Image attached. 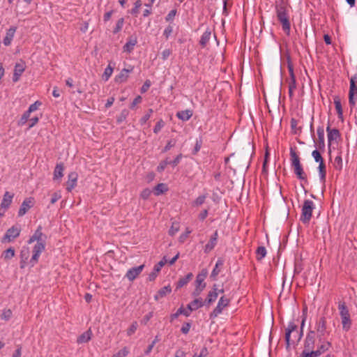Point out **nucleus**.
Returning a JSON list of instances; mask_svg holds the SVG:
<instances>
[{
	"label": "nucleus",
	"mask_w": 357,
	"mask_h": 357,
	"mask_svg": "<svg viewBox=\"0 0 357 357\" xmlns=\"http://www.w3.org/2000/svg\"><path fill=\"white\" fill-rule=\"evenodd\" d=\"M44 237L45 235L42 232V227L40 225L27 241L28 244H31L36 241V243L32 249L31 258L29 259L31 267H33L38 262L40 255L45 250V241Z\"/></svg>",
	"instance_id": "f257e3e1"
},
{
	"label": "nucleus",
	"mask_w": 357,
	"mask_h": 357,
	"mask_svg": "<svg viewBox=\"0 0 357 357\" xmlns=\"http://www.w3.org/2000/svg\"><path fill=\"white\" fill-rule=\"evenodd\" d=\"M275 9L278 20L282 25L284 32L289 36L291 31L289 10L284 0H276Z\"/></svg>",
	"instance_id": "f03ea898"
},
{
	"label": "nucleus",
	"mask_w": 357,
	"mask_h": 357,
	"mask_svg": "<svg viewBox=\"0 0 357 357\" xmlns=\"http://www.w3.org/2000/svg\"><path fill=\"white\" fill-rule=\"evenodd\" d=\"M290 157L291 166L294 167V172L297 178L301 181H307V176L301 164L299 156L293 148L290 149Z\"/></svg>",
	"instance_id": "7ed1b4c3"
},
{
	"label": "nucleus",
	"mask_w": 357,
	"mask_h": 357,
	"mask_svg": "<svg viewBox=\"0 0 357 357\" xmlns=\"http://www.w3.org/2000/svg\"><path fill=\"white\" fill-rule=\"evenodd\" d=\"M338 310L341 317L342 329L345 331L350 330L351 326V319L349 309L344 302H338Z\"/></svg>",
	"instance_id": "20e7f679"
},
{
	"label": "nucleus",
	"mask_w": 357,
	"mask_h": 357,
	"mask_svg": "<svg viewBox=\"0 0 357 357\" xmlns=\"http://www.w3.org/2000/svg\"><path fill=\"white\" fill-rule=\"evenodd\" d=\"M314 208V203L310 199H306L304 201L300 218V220L303 224H308L310 222L312 215V211Z\"/></svg>",
	"instance_id": "39448f33"
},
{
	"label": "nucleus",
	"mask_w": 357,
	"mask_h": 357,
	"mask_svg": "<svg viewBox=\"0 0 357 357\" xmlns=\"http://www.w3.org/2000/svg\"><path fill=\"white\" fill-rule=\"evenodd\" d=\"M293 336L297 341H299L302 336L303 332L300 333L297 330V326L293 322L291 321L288 324L287 328H286L285 333V341L287 344V347H289L290 345L291 336Z\"/></svg>",
	"instance_id": "423d86ee"
},
{
	"label": "nucleus",
	"mask_w": 357,
	"mask_h": 357,
	"mask_svg": "<svg viewBox=\"0 0 357 357\" xmlns=\"http://www.w3.org/2000/svg\"><path fill=\"white\" fill-rule=\"evenodd\" d=\"M314 328L317 333L319 342H321L325 336L329 334V332L327 331V323L325 317L322 316L316 321Z\"/></svg>",
	"instance_id": "0eeeda50"
},
{
	"label": "nucleus",
	"mask_w": 357,
	"mask_h": 357,
	"mask_svg": "<svg viewBox=\"0 0 357 357\" xmlns=\"http://www.w3.org/2000/svg\"><path fill=\"white\" fill-rule=\"evenodd\" d=\"M229 303L230 300L228 298H227L225 296H220L216 307L209 314L210 319H214L218 317L222 312L223 310L229 306Z\"/></svg>",
	"instance_id": "6e6552de"
},
{
	"label": "nucleus",
	"mask_w": 357,
	"mask_h": 357,
	"mask_svg": "<svg viewBox=\"0 0 357 357\" xmlns=\"http://www.w3.org/2000/svg\"><path fill=\"white\" fill-rule=\"evenodd\" d=\"M357 74L350 78V86L349 92V103L350 106L354 107L357 100Z\"/></svg>",
	"instance_id": "1a4fd4ad"
},
{
	"label": "nucleus",
	"mask_w": 357,
	"mask_h": 357,
	"mask_svg": "<svg viewBox=\"0 0 357 357\" xmlns=\"http://www.w3.org/2000/svg\"><path fill=\"white\" fill-rule=\"evenodd\" d=\"M315 343V331H310L305 337L304 341V349L301 354L299 357H303L305 353H309L314 351L313 349L314 347Z\"/></svg>",
	"instance_id": "9d476101"
},
{
	"label": "nucleus",
	"mask_w": 357,
	"mask_h": 357,
	"mask_svg": "<svg viewBox=\"0 0 357 357\" xmlns=\"http://www.w3.org/2000/svg\"><path fill=\"white\" fill-rule=\"evenodd\" d=\"M321 344L318 346L317 350H314L312 352H307L304 354V357H319L321 354L327 351L330 347H331V344L328 341H325L324 339L321 342H319Z\"/></svg>",
	"instance_id": "9b49d317"
},
{
	"label": "nucleus",
	"mask_w": 357,
	"mask_h": 357,
	"mask_svg": "<svg viewBox=\"0 0 357 357\" xmlns=\"http://www.w3.org/2000/svg\"><path fill=\"white\" fill-rule=\"evenodd\" d=\"M21 229L20 226H13L8 229L3 237L2 242H11L20 236Z\"/></svg>",
	"instance_id": "f8f14e48"
},
{
	"label": "nucleus",
	"mask_w": 357,
	"mask_h": 357,
	"mask_svg": "<svg viewBox=\"0 0 357 357\" xmlns=\"http://www.w3.org/2000/svg\"><path fill=\"white\" fill-rule=\"evenodd\" d=\"M30 257V250L29 247L24 246L20 254V267L21 269L25 268L27 265L30 266L29 258Z\"/></svg>",
	"instance_id": "ddd939ff"
},
{
	"label": "nucleus",
	"mask_w": 357,
	"mask_h": 357,
	"mask_svg": "<svg viewBox=\"0 0 357 357\" xmlns=\"http://www.w3.org/2000/svg\"><path fill=\"white\" fill-rule=\"evenodd\" d=\"M26 69V64L24 61H20L16 63L14 68V72L13 75V81L17 82L20 80L21 75Z\"/></svg>",
	"instance_id": "4468645a"
},
{
	"label": "nucleus",
	"mask_w": 357,
	"mask_h": 357,
	"mask_svg": "<svg viewBox=\"0 0 357 357\" xmlns=\"http://www.w3.org/2000/svg\"><path fill=\"white\" fill-rule=\"evenodd\" d=\"M218 284H214L207 294L206 299L204 300L205 305L210 306L218 298Z\"/></svg>",
	"instance_id": "2eb2a0df"
},
{
	"label": "nucleus",
	"mask_w": 357,
	"mask_h": 357,
	"mask_svg": "<svg viewBox=\"0 0 357 357\" xmlns=\"http://www.w3.org/2000/svg\"><path fill=\"white\" fill-rule=\"evenodd\" d=\"M144 268V265L142 264L139 266L130 268L126 274V278H127L130 281H133L142 273Z\"/></svg>",
	"instance_id": "dca6fc26"
},
{
	"label": "nucleus",
	"mask_w": 357,
	"mask_h": 357,
	"mask_svg": "<svg viewBox=\"0 0 357 357\" xmlns=\"http://www.w3.org/2000/svg\"><path fill=\"white\" fill-rule=\"evenodd\" d=\"M33 206L32 197L26 198L22 203L18 211L19 216H23Z\"/></svg>",
	"instance_id": "f3484780"
},
{
	"label": "nucleus",
	"mask_w": 357,
	"mask_h": 357,
	"mask_svg": "<svg viewBox=\"0 0 357 357\" xmlns=\"http://www.w3.org/2000/svg\"><path fill=\"white\" fill-rule=\"evenodd\" d=\"M134 70L133 66H130L129 68H123L120 73L115 77V82L117 83H123L127 81L129 74Z\"/></svg>",
	"instance_id": "a211bd4d"
},
{
	"label": "nucleus",
	"mask_w": 357,
	"mask_h": 357,
	"mask_svg": "<svg viewBox=\"0 0 357 357\" xmlns=\"http://www.w3.org/2000/svg\"><path fill=\"white\" fill-rule=\"evenodd\" d=\"M78 175L76 172H72L68 175V181L66 182V190L68 192H71L73 189L77 185Z\"/></svg>",
	"instance_id": "6ab92c4d"
},
{
	"label": "nucleus",
	"mask_w": 357,
	"mask_h": 357,
	"mask_svg": "<svg viewBox=\"0 0 357 357\" xmlns=\"http://www.w3.org/2000/svg\"><path fill=\"white\" fill-rule=\"evenodd\" d=\"M204 305H205L204 301L201 297H196L187 305V309L189 310V313L190 314L192 311L197 310Z\"/></svg>",
	"instance_id": "aec40b11"
},
{
	"label": "nucleus",
	"mask_w": 357,
	"mask_h": 357,
	"mask_svg": "<svg viewBox=\"0 0 357 357\" xmlns=\"http://www.w3.org/2000/svg\"><path fill=\"white\" fill-rule=\"evenodd\" d=\"M326 131L328 132V144L330 146L333 141H336L340 137V133L336 128L331 129L329 126H327Z\"/></svg>",
	"instance_id": "412c9836"
},
{
	"label": "nucleus",
	"mask_w": 357,
	"mask_h": 357,
	"mask_svg": "<svg viewBox=\"0 0 357 357\" xmlns=\"http://www.w3.org/2000/svg\"><path fill=\"white\" fill-rule=\"evenodd\" d=\"M14 197V194L10 193L8 191H6L3 197L0 207L2 209H4V211L7 210L9 206H10L13 198Z\"/></svg>",
	"instance_id": "4be33fe9"
},
{
	"label": "nucleus",
	"mask_w": 357,
	"mask_h": 357,
	"mask_svg": "<svg viewBox=\"0 0 357 357\" xmlns=\"http://www.w3.org/2000/svg\"><path fill=\"white\" fill-rule=\"evenodd\" d=\"M218 237V233L217 231L211 236L209 241L206 244L204 247V252H210L216 245Z\"/></svg>",
	"instance_id": "5701e85b"
},
{
	"label": "nucleus",
	"mask_w": 357,
	"mask_h": 357,
	"mask_svg": "<svg viewBox=\"0 0 357 357\" xmlns=\"http://www.w3.org/2000/svg\"><path fill=\"white\" fill-rule=\"evenodd\" d=\"M17 28L15 26H11L7 30L5 38H3V44L6 46H9L14 38Z\"/></svg>",
	"instance_id": "b1692460"
},
{
	"label": "nucleus",
	"mask_w": 357,
	"mask_h": 357,
	"mask_svg": "<svg viewBox=\"0 0 357 357\" xmlns=\"http://www.w3.org/2000/svg\"><path fill=\"white\" fill-rule=\"evenodd\" d=\"M63 165L62 163L57 164L54 170L53 180L60 181L63 176Z\"/></svg>",
	"instance_id": "393cba45"
},
{
	"label": "nucleus",
	"mask_w": 357,
	"mask_h": 357,
	"mask_svg": "<svg viewBox=\"0 0 357 357\" xmlns=\"http://www.w3.org/2000/svg\"><path fill=\"white\" fill-rule=\"evenodd\" d=\"M208 275V271L206 269H202V271L197 275L195 280V285L197 286H203L206 287V283L204 280Z\"/></svg>",
	"instance_id": "a878e982"
},
{
	"label": "nucleus",
	"mask_w": 357,
	"mask_h": 357,
	"mask_svg": "<svg viewBox=\"0 0 357 357\" xmlns=\"http://www.w3.org/2000/svg\"><path fill=\"white\" fill-rule=\"evenodd\" d=\"M137 40L136 37L131 36L128 38L123 49L124 52L130 53L136 45Z\"/></svg>",
	"instance_id": "bb28decb"
},
{
	"label": "nucleus",
	"mask_w": 357,
	"mask_h": 357,
	"mask_svg": "<svg viewBox=\"0 0 357 357\" xmlns=\"http://www.w3.org/2000/svg\"><path fill=\"white\" fill-rule=\"evenodd\" d=\"M211 29L210 28H207L206 30L201 36L199 44L202 47H205L206 45L208 43L211 37Z\"/></svg>",
	"instance_id": "cd10ccee"
},
{
	"label": "nucleus",
	"mask_w": 357,
	"mask_h": 357,
	"mask_svg": "<svg viewBox=\"0 0 357 357\" xmlns=\"http://www.w3.org/2000/svg\"><path fill=\"white\" fill-rule=\"evenodd\" d=\"M91 336H92V332L89 329V330L85 331L84 333H83L81 335H79L77 337V342L78 344L88 342L91 339Z\"/></svg>",
	"instance_id": "c85d7f7f"
},
{
	"label": "nucleus",
	"mask_w": 357,
	"mask_h": 357,
	"mask_svg": "<svg viewBox=\"0 0 357 357\" xmlns=\"http://www.w3.org/2000/svg\"><path fill=\"white\" fill-rule=\"evenodd\" d=\"M172 291V288L169 285L161 288L158 293L155 295V299L158 301L160 298L165 296L167 294Z\"/></svg>",
	"instance_id": "c756f323"
},
{
	"label": "nucleus",
	"mask_w": 357,
	"mask_h": 357,
	"mask_svg": "<svg viewBox=\"0 0 357 357\" xmlns=\"http://www.w3.org/2000/svg\"><path fill=\"white\" fill-rule=\"evenodd\" d=\"M193 275L192 273H188L184 278H180L176 284V289H179L187 284L192 278Z\"/></svg>",
	"instance_id": "7c9ffc66"
},
{
	"label": "nucleus",
	"mask_w": 357,
	"mask_h": 357,
	"mask_svg": "<svg viewBox=\"0 0 357 357\" xmlns=\"http://www.w3.org/2000/svg\"><path fill=\"white\" fill-rule=\"evenodd\" d=\"M334 104L335 107V109L337 113L338 118L340 119H343V111L342 107L341 101L339 97L335 96L334 98Z\"/></svg>",
	"instance_id": "2f4dec72"
},
{
	"label": "nucleus",
	"mask_w": 357,
	"mask_h": 357,
	"mask_svg": "<svg viewBox=\"0 0 357 357\" xmlns=\"http://www.w3.org/2000/svg\"><path fill=\"white\" fill-rule=\"evenodd\" d=\"M192 116V113L190 110H183L177 112L176 116L184 121H188L191 116Z\"/></svg>",
	"instance_id": "473e14b6"
},
{
	"label": "nucleus",
	"mask_w": 357,
	"mask_h": 357,
	"mask_svg": "<svg viewBox=\"0 0 357 357\" xmlns=\"http://www.w3.org/2000/svg\"><path fill=\"white\" fill-rule=\"evenodd\" d=\"M318 139H319V147H324L325 146V139H324V129L323 126H319L317 130Z\"/></svg>",
	"instance_id": "72a5a7b5"
},
{
	"label": "nucleus",
	"mask_w": 357,
	"mask_h": 357,
	"mask_svg": "<svg viewBox=\"0 0 357 357\" xmlns=\"http://www.w3.org/2000/svg\"><path fill=\"white\" fill-rule=\"evenodd\" d=\"M318 170H319L320 181L322 183H324L325 181H326V165L324 164V162H321L319 163Z\"/></svg>",
	"instance_id": "f704fd0d"
},
{
	"label": "nucleus",
	"mask_w": 357,
	"mask_h": 357,
	"mask_svg": "<svg viewBox=\"0 0 357 357\" xmlns=\"http://www.w3.org/2000/svg\"><path fill=\"white\" fill-rule=\"evenodd\" d=\"M290 79L289 81V89L295 90L296 89V81L294 73V70L291 67L289 68Z\"/></svg>",
	"instance_id": "c9c22d12"
},
{
	"label": "nucleus",
	"mask_w": 357,
	"mask_h": 357,
	"mask_svg": "<svg viewBox=\"0 0 357 357\" xmlns=\"http://www.w3.org/2000/svg\"><path fill=\"white\" fill-rule=\"evenodd\" d=\"M181 314H183L185 317H188V316H190V314L189 313V310L184 309L183 307H180L179 309H178V310L176 311V313L171 314V316H170L171 321H174L175 319H176Z\"/></svg>",
	"instance_id": "e433bc0d"
},
{
	"label": "nucleus",
	"mask_w": 357,
	"mask_h": 357,
	"mask_svg": "<svg viewBox=\"0 0 357 357\" xmlns=\"http://www.w3.org/2000/svg\"><path fill=\"white\" fill-rule=\"evenodd\" d=\"M168 190V188L165 183H159L154 188V194L158 196Z\"/></svg>",
	"instance_id": "4c0bfd02"
},
{
	"label": "nucleus",
	"mask_w": 357,
	"mask_h": 357,
	"mask_svg": "<svg viewBox=\"0 0 357 357\" xmlns=\"http://www.w3.org/2000/svg\"><path fill=\"white\" fill-rule=\"evenodd\" d=\"M223 265V262L222 260L220 259H218L215 264V268H213V270L212 271L211 273V278L215 280H216V277L218 276V275L220 273V269L218 268L219 266H222Z\"/></svg>",
	"instance_id": "58836bf2"
},
{
	"label": "nucleus",
	"mask_w": 357,
	"mask_h": 357,
	"mask_svg": "<svg viewBox=\"0 0 357 357\" xmlns=\"http://www.w3.org/2000/svg\"><path fill=\"white\" fill-rule=\"evenodd\" d=\"M15 254V251L13 248L10 247L3 251L2 254V257L4 259V260H9L12 259Z\"/></svg>",
	"instance_id": "ea45409f"
},
{
	"label": "nucleus",
	"mask_w": 357,
	"mask_h": 357,
	"mask_svg": "<svg viewBox=\"0 0 357 357\" xmlns=\"http://www.w3.org/2000/svg\"><path fill=\"white\" fill-rule=\"evenodd\" d=\"M266 255V249L264 246H259L256 250V257L257 260H261Z\"/></svg>",
	"instance_id": "a19ab883"
},
{
	"label": "nucleus",
	"mask_w": 357,
	"mask_h": 357,
	"mask_svg": "<svg viewBox=\"0 0 357 357\" xmlns=\"http://www.w3.org/2000/svg\"><path fill=\"white\" fill-rule=\"evenodd\" d=\"M129 354V349L126 347L114 354L112 357H126Z\"/></svg>",
	"instance_id": "79ce46f5"
},
{
	"label": "nucleus",
	"mask_w": 357,
	"mask_h": 357,
	"mask_svg": "<svg viewBox=\"0 0 357 357\" xmlns=\"http://www.w3.org/2000/svg\"><path fill=\"white\" fill-rule=\"evenodd\" d=\"M113 73V68L108 66L104 71V73L102 75V79H105V81H107L109 78L111 77L112 74Z\"/></svg>",
	"instance_id": "37998d69"
},
{
	"label": "nucleus",
	"mask_w": 357,
	"mask_h": 357,
	"mask_svg": "<svg viewBox=\"0 0 357 357\" xmlns=\"http://www.w3.org/2000/svg\"><path fill=\"white\" fill-rule=\"evenodd\" d=\"M123 24H124V19L123 17H121L117 21L116 24L114 29L113 33H119L122 29Z\"/></svg>",
	"instance_id": "c03bdc74"
},
{
	"label": "nucleus",
	"mask_w": 357,
	"mask_h": 357,
	"mask_svg": "<svg viewBox=\"0 0 357 357\" xmlns=\"http://www.w3.org/2000/svg\"><path fill=\"white\" fill-rule=\"evenodd\" d=\"M166 263H167V259H166L165 257H164L161 261H160L157 264L155 265V266L153 268L154 271H155L156 273H159L162 267Z\"/></svg>",
	"instance_id": "a18cd8bd"
},
{
	"label": "nucleus",
	"mask_w": 357,
	"mask_h": 357,
	"mask_svg": "<svg viewBox=\"0 0 357 357\" xmlns=\"http://www.w3.org/2000/svg\"><path fill=\"white\" fill-rule=\"evenodd\" d=\"M206 195H201L199 196L192 203V205L194 206H199L202 204H203L206 200Z\"/></svg>",
	"instance_id": "49530a36"
},
{
	"label": "nucleus",
	"mask_w": 357,
	"mask_h": 357,
	"mask_svg": "<svg viewBox=\"0 0 357 357\" xmlns=\"http://www.w3.org/2000/svg\"><path fill=\"white\" fill-rule=\"evenodd\" d=\"M137 327H138V324L137 321H134L131 326H130V328L128 329L127 331V335L128 336H131L132 335H133L137 329Z\"/></svg>",
	"instance_id": "de8ad7c7"
},
{
	"label": "nucleus",
	"mask_w": 357,
	"mask_h": 357,
	"mask_svg": "<svg viewBox=\"0 0 357 357\" xmlns=\"http://www.w3.org/2000/svg\"><path fill=\"white\" fill-rule=\"evenodd\" d=\"M165 122L162 119H160L155 124L154 128H153V132L157 134L158 133L160 130L164 127Z\"/></svg>",
	"instance_id": "09e8293b"
},
{
	"label": "nucleus",
	"mask_w": 357,
	"mask_h": 357,
	"mask_svg": "<svg viewBox=\"0 0 357 357\" xmlns=\"http://www.w3.org/2000/svg\"><path fill=\"white\" fill-rule=\"evenodd\" d=\"M312 157L314 158V160L317 162H324V159L323 158L321 157L320 153L319 151L317 150H314L312 153Z\"/></svg>",
	"instance_id": "8fccbe9b"
},
{
	"label": "nucleus",
	"mask_w": 357,
	"mask_h": 357,
	"mask_svg": "<svg viewBox=\"0 0 357 357\" xmlns=\"http://www.w3.org/2000/svg\"><path fill=\"white\" fill-rule=\"evenodd\" d=\"M204 289L205 287H204L203 286L195 285V289L192 291V296L195 298H198Z\"/></svg>",
	"instance_id": "3c124183"
},
{
	"label": "nucleus",
	"mask_w": 357,
	"mask_h": 357,
	"mask_svg": "<svg viewBox=\"0 0 357 357\" xmlns=\"http://www.w3.org/2000/svg\"><path fill=\"white\" fill-rule=\"evenodd\" d=\"M12 314L13 313L10 310H5L1 314V318L3 320L8 321L11 318Z\"/></svg>",
	"instance_id": "603ef678"
},
{
	"label": "nucleus",
	"mask_w": 357,
	"mask_h": 357,
	"mask_svg": "<svg viewBox=\"0 0 357 357\" xmlns=\"http://www.w3.org/2000/svg\"><path fill=\"white\" fill-rule=\"evenodd\" d=\"M177 10L176 9H173L169 12L167 15L165 17L166 22H172L176 15Z\"/></svg>",
	"instance_id": "864d4df0"
},
{
	"label": "nucleus",
	"mask_w": 357,
	"mask_h": 357,
	"mask_svg": "<svg viewBox=\"0 0 357 357\" xmlns=\"http://www.w3.org/2000/svg\"><path fill=\"white\" fill-rule=\"evenodd\" d=\"M141 6H142L141 0H137L136 2L135 3L134 8L130 11L131 14L137 15L139 12V8L141 7Z\"/></svg>",
	"instance_id": "5fc2aeb1"
},
{
	"label": "nucleus",
	"mask_w": 357,
	"mask_h": 357,
	"mask_svg": "<svg viewBox=\"0 0 357 357\" xmlns=\"http://www.w3.org/2000/svg\"><path fill=\"white\" fill-rule=\"evenodd\" d=\"M30 116V113H29L27 111H26L22 116L21 119L19 121V125H24L26 123L27 120L29 119Z\"/></svg>",
	"instance_id": "6e6d98bb"
},
{
	"label": "nucleus",
	"mask_w": 357,
	"mask_h": 357,
	"mask_svg": "<svg viewBox=\"0 0 357 357\" xmlns=\"http://www.w3.org/2000/svg\"><path fill=\"white\" fill-rule=\"evenodd\" d=\"M173 32V27L171 25H168L163 31V36L165 37L166 39H168L169 37L171 36V34Z\"/></svg>",
	"instance_id": "4d7b16f0"
},
{
	"label": "nucleus",
	"mask_w": 357,
	"mask_h": 357,
	"mask_svg": "<svg viewBox=\"0 0 357 357\" xmlns=\"http://www.w3.org/2000/svg\"><path fill=\"white\" fill-rule=\"evenodd\" d=\"M152 113H153V109H149L148 112L140 119V123L142 125L146 123V122L150 119Z\"/></svg>",
	"instance_id": "13d9d810"
},
{
	"label": "nucleus",
	"mask_w": 357,
	"mask_h": 357,
	"mask_svg": "<svg viewBox=\"0 0 357 357\" xmlns=\"http://www.w3.org/2000/svg\"><path fill=\"white\" fill-rule=\"evenodd\" d=\"M160 339L158 337V336H155V339L153 340V341L152 342V343L147 347L146 350L145 351V354H149L153 349L154 345L158 342H159Z\"/></svg>",
	"instance_id": "bf43d9fd"
},
{
	"label": "nucleus",
	"mask_w": 357,
	"mask_h": 357,
	"mask_svg": "<svg viewBox=\"0 0 357 357\" xmlns=\"http://www.w3.org/2000/svg\"><path fill=\"white\" fill-rule=\"evenodd\" d=\"M61 192H55L54 193H53V195L52 196V198H51V200H50V203L52 204H55L59 199H61Z\"/></svg>",
	"instance_id": "052dcab7"
},
{
	"label": "nucleus",
	"mask_w": 357,
	"mask_h": 357,
	"mask_svg": "<svg viewBox=\"0 0 357 357\" xmlns=\"http://www.w3.org/2000/svg\"><path fill=\"white\" fill-rule=\"evenodd\" d=\"M151 195V190L149 188H146L142 190L140 196L143 199H147L150 197Z\"/></svg>",
	"instance_id": "680f3d73"
},
{
	"label": "nucleus",
	"mask_w": 357,
	"mask_h": 357,
	"mask_svg": "<svg viewBox=\"0 0 357 357\" xmlns=\"http://www.w3.org/2000/svg\"><path fill=\"white\" fill-rule=\"evenodd\" d=\"M176 144V140L174 139H172V140H169L167 144H166V146H165L162 152H167V151H169V149H171L172 147H174Z\"/></svg>",
	"instance_id": "e2e57ef3"
},
{
	"label": "nucleus",
	"mask_w": 357,
	"mask_h": 357,
	"mask_svg": "<svg viewBox=\"0 0 357 357\" xmlns=\"http://www.w3.org/2000/svg\"><path fill=\"white\" fill-rule=\"evenodd\" d=\"M40 104H41V103H40V102H38V101L35 102L33 104H31V105L29 106V109H28L27 112H28L29 113H30V114H31V112H34V111L37 110V109H38V106H39V105H40Z\"/></svg>",
	"instance_id": "0e129e2a"
},
{
	"label": "nucleus",
	"mask_w": 357,
	"mask_h": 357,
	"mask_svg": "<svg viewBox=\"0 0 357 357\" xmlns=\"http://www.w3.org/2000/svg\"><path fill=\"white\" fill-rule=\"evenodd\" d=\"M178 231V224L173 223L171 228L169 230V234L171 236H174Z\"/></svg>",
	"instance_id": "69168bd1"
},
{
	"label": "nucleus",
	"mask_w": 357,
	"mask_h": 357,
	"mask_svg": "<svg viewBox=\"0 0 357 357\" xmlns=\"http://www.w3.org/2000/svg\"><path fill=\"white\" fill-rule=\"evenodd\" d=\"M172 54V51L169 50V49H165L164 50L162 53H161V56H162V60H166L168 59V57L171 55Z\"/></svg>",
	"instance_id": "338daca9"
},
{
	"label": "nucleus",
	"mask_w": 357,
	"mask_h": 357,
	"mask_svg": "<svg viewBox=\"0 0 357 357\" xmlns=\"http://www.w3.org/2000/svg\"><path fill=\"white\" fill-rule=\"evenodd\" d=\"M208 354V350L206 347H204L202 349L200 354L199 355L195 354L192 357H206Z\"/></svg>",
	"instance_id": "774afa93"
}]
</instances>
